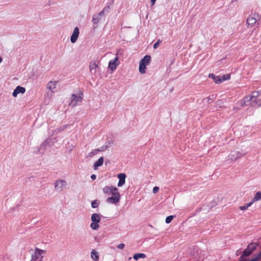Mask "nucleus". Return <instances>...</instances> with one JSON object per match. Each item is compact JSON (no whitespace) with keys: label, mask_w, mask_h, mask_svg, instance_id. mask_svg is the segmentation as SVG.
I'll use <instances>...</instances> for the list:
<instances>
[{"label":"nucleus","mask_w":261,"mask_h":261,"mask_svg":"<svg viewBox=\"0 0 261 261\" xmlns=\"http://www.w3.org/2000/svg\"><path fill=\"white\" fill-rule=\"evenodd\" d=\"M112 195L114 196H116V194H119V192H118V189L117 188H116V191H114L113 190H112V191H111L110 192Z\"/></svg>","instance_id":"473e14b6"},{"label":"nucleus","mask_w":261,"mask_h":261,"mask_svg":"<svg viewBox=\"0 0 261 261\" xmlns=\"http://www.w3.org/2000/svg\"><path fill=\"white\" fill-rule=\"evenodd\" d=\"M57 81H50L47 85V89L54 92V90L56 88Z\"/></svg>","instance_id":"2eb2a0df"},{"label":"nucleus","mask_w":261,"mask_h":261,"mask_svg":"<svg viewBox=\"0 0 261 261\" xmlns=\"http://www.w3.org/2000/svg\"><path fill=\"white\" fill-rule=\"evenodd\" d=\"M230 78V75L229 74H225L223 76H220V80L221 83L223 82L229 80Z\"/></svg>","instance_id":"a878e982"},{"label":"nucleus","mask_w":261,"mask_h":261,"mask_svg":"<svg viewBox=\"0 0 261 261\" xmlns=\"http://www.w3.org/2000/svg\"><path fill=\"white\" fill-rule=\"evenodd\" d=\"M120 199V194H116V196H112L107 199V202L109 203H117Z\"/></svg>","instance_id":"9b49d317"},{"label":"nucleus","mask_w":261,"mask_h":261,"mask_svg":"<svg viewBox=\"0 0 261 261\" xmlns=\"http://www.w3.org/2000/svg\"><path fill=\"white\" fill-rule=\"evenodd\" d=\"M257 256L260 258L261 257V251L257 255Z\"/></svg>","instance_id":"a19ab883"},{"label":"nucleus","mask_w":261,"mask_h":261,"mask_svg":"<svg viewBox=\"0 0 261 261\" xmlns=\"http://www.w3.org/2000/svg\"><path fill=\"white\" fill-rule=\"evenodd\" d=\"M2 62V59L0 57V63Z\"/></svg>","instance_id":"79ce46f5"},{"label":"nucleus","mask_w":261,"mask_h":261,"mask_svg":"<svg viewBox=\"0 0 261 261\" xmlns=\"http://www.w3.org/2000/svg\"><path fill=\"white\" fill-rule=\"evenodd\" d=\"M155 2H156V0H151V5H154L155 3Z\"/></svg>","instance_id":"ea45409f"},{"label":"nucleus","mask_w":261,"mask_h":261,"mask_svg":"<svg viewBox=\"0 0 261 261\" xmlns=\"http://www.w3.org/2000/svg\"><path fill=\"white\" fill-rule=\"evenodd\" d=\"M254 202V201H253V200L252 199V201H251V202H249V203H247V204H246V206H247V207H248L250 206L252 204V203H253Z\"/></svg>","instance_id":"4c0bfd02"},{"label":"nucleus","mask_w":261,"mask_h":261,"mask_svg":"<svg viewBox=\"0 0 261 261\" xmlns=\"http://www.w3.org/2000/svg\"><path fill=\"white\" fill-rule=\"evenodd\" d=\"M261 199V192H257L253 198V201H257Z\"/></svg>","instance_id":"393cba45"},{"label":"nucleus","mask_w":261,"mask_h":261,"mask_svg":"<svg viewBox=\"0 0 261 261\" xmlns=\"http://www.w3.org/2000/svg\"><path fill=\"white\" fill-rule=\"evenodd\" d=\"M145 257H146L145 254L144 253H136L133 256V258L135 260H138V259H139L140 258H144Z\"/></svg>","instance_id":"5701e85b"},{"label":"nucleus","mask_w":261,"mask_h":261,"mask_svg":"<svg viewBox=\"0 0 261 261\" xmlns=\"http://www.w3.org/2000/svg\"><path fill=\"white\" fill-rule=\"evenodd\" d=\"M45 253V251L39 248H36L32 253V258L30 261H42V254Z\"/></svg>","instance_id":"20e7f679"},{"label":"nucleus","mask_w":261,"mask_h":261,"mask_svg":"<svg viewBox=\"0 0 261 261\" xmlns=\"http://www.w3.org/2000/svg\"><path fill=\"white\" fill-rule=\"evenodd\" d=\"M98 67L95 61H91L89 64V69L91 72H95L96 69Z\"/></svg>","instance_id":"dca6fc26"},{"label":"nucleus","mask_w":261,"mask_h":261,"mask_svg":"<svg viewBox=\"0 0 261 261\" xmlns=\"http://www.w3.org/2000/svg\"><path fill=\"white\" fill-rule=\"evenodd\" d=\"M96 175H95V174H92V175L91 176V179H93V180L95 179H96Z\"/></svg>","instance_id":"58836bf2"},{"label":"nucleus","mask_w":261,"mask_h":261,"mask_svg":"<svg viewBox=\"0 0 261 261\" xmlns=\"http://www.w3.org/2000/svg\"><path fill=\"white\" fill-rule=\"evenodd\" d=\"M246 101H247L246 100V99L245 98L244 100H241L239 101H238V103L240 106H241V107H244L245 106H246Z\"/></svg>","instance_id":"c85d7f7f"},{"label":"nucleus","mask_w":261,"mask_h":261,"mask_svg":"<svg viewBox=\"0 0 261 261\" xmlns=\"http://www.w3.org/2000/svg\"><path fill=\"white\" fill-rule=\"evenodd\" d=\"M173 216H168L167 217V218H166V223H169L171 222V221H172V220L173 219Z\"/></svg>","instance_id":"c756f323"},{"label":"nucleus","mask_w":261,"mask_h":261,"mask_svg":"<svg viewBox=\"0 0 261 261\" xmlns=\"http://www.w3.org/2000/svg\"><path fill=\"white\" fill-rule=\"evenodd\" d=\"M151 61V57L149 55H146L141 59L139 63V72L141 73H145L146 67Z\"/></svg>","instance_id":"f03ea898"},{"label":"nucleus","mask_w":261,"mask_h":261,"mask_svg":"<svg viewBox=\"0 0 261 261\" xmlns=\"http://www.w3.org/2000/svg\"><path fill=\"white\" fill-rule=\"evenodd\" d=\"M110 9V7L107 6L103 8V10L101 11L100 12H103V16L105 13H108Z\"/></svg>","instance_id":"7c9ffc66"},{"label":"nucleus","mask_w":261,"mask_h":261,"mask_svg":"<svg viewBox=\"0 0 261 261\" xmlns=\"http://www.w3.org/2000/svg\"><path fill=\"white\" fill-rule=\"evenodd\" d=\"M257 245V244L256 243H251L249 244L247 248L244 250L243 255L248 256L250 255L252 252L256 249Z\"/></svg>","instance_id":"423d86ee"},{"label":"nucleus","mask_w":261,"mask_h":261,"mask_svg":"<svg viewBox=\"0 0 261 261\" xmlns=\"http://www.w3.org/2000/svg\"><path fill=\"white\" fill-rule=\"evenodd\" d=\"M91 257L94 261H98L99 259L98 253L94 250L91 252Z\"/></svg>","instance_id":"aec40b11"},{"label":"nucleus","mask_w":261,"mask_h":261,"mask_svg":"<svg viewBox=\"0 0 261 261\" xmlns=\"http://www.w3.org/2000/svg\"><path fill=\"white\" fill-rule=\"evenodd\" d=\"M67 186V182L64 180H58L55 182V189L58 192L62 191Z\"/></svg>","instance_id":"0eeeda50"},{"label":"nucleus","mask_w":261,"mask_h":261,"mask_svg":"<svg viewBox=\"0 0 261 261\" xmlns=\"http://www.w3.org/2000/svg\"><path fill=\"white\" fill-rule=\"evenodd\" d=\"M80 34L79 30L77 27H75L70 37V41L72 43H74L77 40Z\"/></svg>","instance_id":"9d476101"},{"label":"nucleus","mask_w":261,"mask_h":261,"mask_svg":"<svg viewBox=\"0 0 261 261\" xmlns=\"http://www.w3.org/2000/svg\"><path fill=\"white\" fill-rule=\"evenodd\" d=\"M259 16L257 13H252L247 18V23L248 26L252 27L255 24L257 20H259Z\"/></svg>","instance_id":"39448f33"},{"label":"nucleus","mask_w":261,"mask_h":261,"mask_svg":"<svg viewBox=\"0 0 261 261\" xmlns=\"http://www.w3.org/2000/svg\"><path fill=\"white\" fill-rule=\"evenodd\" d=\"M162 42V41L160 39H158V41L154 44L153 45V48L154 49H156L160 44V43Z\"/></svg>","instance_id":"2f4dec72"},{"label":"nucleus","mask_w":261,"mask_h":261,"mask_svg":"<svg viewBox=\"0 0 261 261\" xmlns=\"http://www.w3.org/2000/svg\"><path fill=\"white\" fill-rule=\"evenodd\" d=\"M111 144V143L109 142L108 143H107L104 146H102L100 147V148L96 149L95 150V152L97 151H103L106 150L107 148L109 147V145Z\"/></svg>","instance_id":"b1692460"},{"label":"nucleus","mask_w":261,"mask_h":261,"mask_svg":"<svg viewBox=\"0 0 261 261\" xmlns=\"http://www.w3.org/2000/svg\"><path fill=\"white\" fill-rule=\"evenodd\" d=\"M103 163V157H100L99 158L97 161H96L94 164V167L95 169H96L98 167L101 166L102 165Z\"/></svg>","instance_id":"4be33fe9"},{"label":"nucleus","mask_w":261,"mask_h":261,"mask_svg":"<svg viewBox=\"0 0 261 261\" xmlns=\"http://www.w3.org/2000/svg\"><path fill=\"white\" fill-rule=\"evenodd\" d=\"M103 16V12H99L97 14L94 15L92 18V22L94 24H97Z\"/></svg>","instance_id":"4468645a"},{"label":"nucleus","mask_w":261,"mask_h":261,"mask_svg":"<svg viewBox=\"0 0 261 261\" xmlns=\"http://www.w3.org/2000/svg\"><path fill=\"white\" fill-rule=\"evenodd\" d=\"M239 208L242 211H245L248 208V207H247V206H246V205H245L243 206H240Z\"/></svg>","instance_id":"f704fd0d"},{"label":"nucleus","mask_w":261,"mask_h":261,"mask_svg":"<svg viewBox=\"0 0 261 261\" xmlns=\"http://www.w3.org/2000/svg\"><path fill=\"white\" fill-rule=\"evenodd\" d=\"M250 105L253 107H259L261 106V99H255L250 100Z\"/></svg>","instance_id":"f3484780"},{"label":"nucleus","mask_w":261,"mask_h":261,"mask_svg":"<svg viewBox=\"0 0 261 261\" xmlns=\"http://www.w3.org/2000/svg\"><path fill=\"white\" fill-rule=\"evenodd\" d=\"M83 93L81 91H79L76 94H72L70 97V102L69 106L71 107H74L76 105L81 103L83 100Z\"/></svg>","instance_id":"f257e3e1"},{"label":"nucleus","mask_w":261,"mask_h":261,"mask_svg":"<svg viewBox=\"0 0 261 261\" xmlns=\"http://www.w3.org/2000/svg\"><path fill=\"white\" fill-rule=\"evenodd\" d=\"M119 64L118 57L116 56L114 59L111 60L109 63V68L112 71L116 69L117 66Z\"/></svg>","instance_id":"1a4fd4ad"},{"label":"nucleus","mask_w":261,"mask_h":261,"mask_svg":"<svg viewBox=\"0 0 261 261\" xmlns=\"http://www.w3.org/2000/svg\"><path fill=\"white\" fill-rule=\"evenodd\" d=\"M101 220L100 216L99 214L97 213H94L91 216V220L92 222L90 224V227L93 230H97L99 225L98 223L100 222Z\"/></svg>","instance_id":"7ed1b4c3"},{"label":"nucleus","mask_w":261,"mask_h":261,"mask_svg":"<svg viewBox=\"0 0 261 261\" xmlns=\"http://www.w3.org/2000/svg\"><path fill=\"white\" fill-rule=\"evenodd\" d=\"M99 202L97 200H95L91 202V206L92 208H96L98 206Z\"/></svg>","instance_id":"bb28decb"},{"label":"nucleus","mask_w":261,"mask_h":261,"mask_svg":"<svg viewBox=\"0 0 261 261\" xmlns=\"http://www.w3.org/2000/svg\"><path fill=\"white\" fill-rule=\"evenodd\" d=\"M244 155L245 154H242L239 151H232L228 156V160L234 161Z\"/></svg>","instance_id":"6e6552de"},{"label":"nucleus","mask_w":261,"mask_h":261,"mask_svg":"<svg viewBox=\"0 0 261 261\" xmlns=\"http://www.w3.org/2000/svg\"><path fill=\"white\" fill-rule=\"evenodd\" d=\"M159 187H154L153 188V193L155 194L156 193H158L159 191Z\"/></svg>","instance_id":"72a5a7b5"},{"label":"nucleus","mask_w":261,"mask_h":261,"mask_svg":"<svg viewBox=\"0 0 261 261\" xmlns=\"http://www.w3.org/2000/svg\"><path fill=\"white\" fill-rule=\"evenodd\" d=\"M212 97H213V95H212ZM212 101H213V97H211L210 96L203 99V102L210 103Z\"/></svg>","instance_id":"cd10ccee"},{"label":"nucleus","mask_w":261,"mask_h":261,"mask_svg":"<svg viewBox=\"0 0 261 261\" xmlns=\"http://www.w3.org/2000/svg\"><path fill=\"white\" fill-rule=\"evenodd\" d=\"M124 246H125V245H124V244H123V243H121V244H119V245H118L117 247H118V248H119V249H123V248H124Z\"/></svg>","instance_id":"c9c22d12"},{"label":"nucleus","mask_w":261,"mask_h":261,"mask_svg":"<svg viewBox=\"0 0 261 261\" xmlns=\"http://www.w3.org/2000/svg\"><path fill=\"white\" fill-rule=\"evenodd\" d=\"M66 127H67V125H64L63 126L60 127L59 128V130L60 131H62V130H64V129Z\"/></svg>","instance_id":"e433bc0d"},{"label":"nucleus","mask_w":261,"mask_h":261,"mask_svg":"<svg viewBox=\"0 0 261 261\" xmlns=\"http://www.w3.org/2000/svg\"><path fill=\"white\" fill-rule=\"evenodd\" d=\"M259 96L258 92H254L252 93V95L251 96H246L245 99L247 101H250L253 99H257V97Z\"/></svg>","instance_id":"6ab92c4d"},{"label":"nucleus","mask_w":261,"mask_h":261,"mask_svg":"<svg viewBox=\"0 0 261 261\" xmlns=\"http://www.w3.org/2000/svg\"><path fill=\"white\" fill-rule=\"evenodd\" d=\"M208 77L213 79L216 84H218L221 83L220 76H216L213 73H210L208 75Z\"/></svg>","instance_id":"a211bd4d"},{"label":"nucleus","mask_w":261,"mask_h":261,"mask_svg":"<svg viewBox=\"0 0 261 261\" xmlns=\"http://www.w3.org/2000/svg\"><path fill=\"white\" fill-rule=\"evenodd\" d=\"M25 92V89L24 87L18 86L14 89L12 93V95L16 97L19 93L23 94Z\"/></svg>","instance_id":"f8f14e48"},{"label":"nucleus","mask_w":261,"mask_h":261,"mask_svg":"<svg viewBox=\"0 0 261 261\" xmlns=\"http://www.w3.org/2000/svg\"><path fill=\"white\" fill-rule=\"evenodd\" d=\"M113 190L116 191V188L113 186H106L103 188V192L106 194H108Z\"/></svg>","instance_id":"412c9836"},{"label":"nucleus","mask_w":261,"mask_h":261,"mask_svg":"<svg viewBox=\"0 0 261 261\" xmlns=\"http://www.w3.org/2000/svg\"><path fill=\"white\" fill-rule=\"evenodd\" d=\"M118 177L119 178L118 186L122 187L125 184L126 175L125 173H120L118 175Z\"/></svg>","instance_id":"ddd939ff"}]
</instances>
